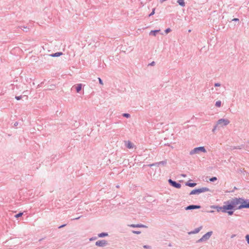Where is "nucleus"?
I'll list each match as a JSON object with an SVG mask.
<instances>
[{
  "label": "nucleus",
  "mask_w": 249,
  "mask_h": 249,
  "mask_svg": "<svg viewBox=\"0 0 249 249\" xmlns=\"http://www.w3.org/2000/svg\"><path fill=\"white\" fill-rule=\"evenodd\" d=\"M199 152H202L203 153H206V150L204 146H199V147H195V148H194L193 149L191 150L190 151L189 154L190 155H193L195 154L198 153Z\"/></svg>",
  "instance_id": "f257e3e1"
},
{
  "label": "nucleus",
  "mask_w": 249,
  "mask_h": 249,
  "mask_svg": "<svg viewBox=\"0 0 249 249\" xmlns=\"http://www.w3.org/2000/svg\"><path fill=\"white\" fill-rule=\"evenodd\" d=\"M222 208H223V213H227L230 215H232L233 214V212L232 211H227V210H231V209H232L233 208V206L231 202L228 205H224L222 207Z\"/></svg>",
  "instance_id": "f03ea898"
},
{
  "label": "nucleus",
  "mask_w": 249,
  "mask_h": 249,
  "mask_svg": "<svg viewBox=\"0 0 249 249\" xmlns=\"http://www.w3.org/2000/svg\"><path fill=\"white\" fill-rule=\"evenodd\" d=\"M209 191V188H208L207 187H202V188H199V189H195V190H192L190 193V195H195V194H200L201 193L208 192Z\"/></svg>",
  "instance_id": "7ed1b4c3"
},
{
  "label": "nucleus",
  "mask_w": 249,
  "mask_h": 249,
  "mask_svg": "<svg viewBox=\"0 0 249 249\" xmlns=\"http://www.w3.org/2000/svg\"><path fill=\"white\" fill-rule=\"evenodd\" d=\"M243 208H249V199L243 198L241 204L237 207V209L238 210Z\"/></svg>",
  "instance_id": "20e7f679"
},
{
  "label": "nucleus",
  "mask_w": 249,
  "mask_h": 249,
  "mask_svg": "<svg viewBox=\"0 0 249 249\" xmlns=\"http://www.w3.org/2000/svg\"><path fill=\"white\" fill-rule=\"evenodd\" d=\"M230 124V121L227 119H220L217 122V125H219L223 127L228 125Z\"/></svg>",
  "instance_id": "39448f33"
},
{
  "label": "nucleus",
  "mask_w": 249,
  "mask_h": 249,
  "mask_svg": "<svg viewBox=\"0 0 249 249\" xmlns=\"http://www.w3.org/2000/svg\"><path fill=\"white\" fill-rule=\"evenodd\" d=\"M242 200H243V198H234L232 199L231 202L234 207H237L239 205H240L242 203Z\"/></svg>",
  "instance_id": "423d86ee"
},
{
  "label": "nucleus",
  "mask_w": 249,
  "mask_h": 249,
  "mask_svg": "<svg viewBox=\"0 0 249 249\" xmlns=\"http://www.w3.org/2000/svg\"><path fill=\"white\" fill-rule=\"evenodd\" d=\"M212 231H209L205 234L203 236L197 240V243L203 242L208 240L212 234Z\"/></svg>",
  "instance_id": "0eeeda50"
},
{
  "label": "nucleus",
  "mask_w": 249,
  "mask_h": 249,
  "mask_svg": "<svg viewBox=\"0 0 249 249\" xmlns=\"http://www.w3.org/2000/svg\"><path fill=\"white\" fill-rule=\"evenodd\" d=\"M168 182L171 186L174 187L176 188L179 189L181 187V184L180 183H177L171 179H169L168 180Z\"/></svg>",
  "instance_id": "6e6552de"
},
{
  "label": "nucleus",
  "mask_w": 249,
  "mask_h": 249,
  "mask_svg": "<svg viewBox=\"0 0 249 249\" xmlns=\"http://www.w3.org/2000/svg\"><path fill=\"white\" fill-rule=\"evenodd\" d=\"M107 241L105 240L96 241L95 245L98 247H104L107 245Z\"/></svg>",
  "instance_id": "1a4fd4ad"
},
{
  "label": "nucleus",
  "mask_w": 249,
  "mask_h": 249,
  "mask_svg": "<svg viewBox=\"0 0 249 249\" xmlns=\"http://www.w3.org/2000/svg\"><path fill=\"white\" fill-rule=\"evenodd\" d=\"M200 206L199 205H189L185 208L186 210H190L196 209H199Z\"/></svg>",
  "instance_id": "9d476101"
},
{
  "label": "nucleus",
  "mask_w": 249,
  "mask_h": 249,
  "mask_svg": "<svg viewBox=\"0 0 249 249\" xmlns=\"http://www.w3.org/2000/svg\"><path fill=\"white\" fill-rule=\"evenodd\" d=\"M132 228H147V226L142 224H130L128 225Z\"/></svg>",
  "instance_id": "9b49d317"
},
{
  "label": "nucleus",
  "mask_w": 249,
  "mask_h": 249,
  "mask_svg": "<svg viewBox=\"0 0 249 249\" xmlns=\"http://www.w3.org/2000/svg\"><path fill=\"white\" fill-rule=\"evenodd\" d=\"M125 145L128 149L133 148L134 147L133 144L130 141H128L125 142Z\"/></svg>",
  "instance_id": "f8f14e48"
},
{
  "label": "nucleus",
  "mask_w": 249,
  "mask_h": 249,
  "mask_svg": "<svg viewBox=\"0 0 249 249\" xmlns=\"http://www.w3.org/2000/svg\"><path fill=\"white\" fill-rule=\"evenodd\" d=\"M211 208L216 209V211L218 212L220 211H222L223 212L222 207H220L218 206H211Z\"/></svg>",
  "instance_id": "ddd939ff"
},
{
  "label": "nucleus",
  "mask_w": 249,
  "mask_h": 249,
  "mask_svg": "<svg viewBox=\"0 0 249 249\" xmlns=\"http://www.w3.org/2000/svg\"><path fill=\"white\" fill-rule=\"evenodd\" d=\"M177 2L180 6L182 7H184L185 6V3L184 0H178Z\"/></svg>",
  "instance_id": "4468645a"
},
{
  "label": "nucleus",
  "mask_w": 249,
  "mask_h": 249,
  "mask_svg": "<svg viewBox=\"0 0 249 249\" xmlns=\"http://www.w3.org/2000/svg\"><path fill=\"white\" fill-rule=\"evenodd\" d=\"M160 30H152V31L150 32L149 34L150 35H152L154 36H156V33L159 32H160Z\"/></svg>",
  "instance_id": "2eb2a0df"
},
{
  "label": "nucleus",
  "mask_w": 249,
  "mask_h": 249,
  "mask_svg": "<svg viewBox=\"0 0 249 249\" xmlns=\"http://www.w3.org/2000/svg\"><path fill=\"white\" fill-rule=\"evenodd\" d=\"M62 54V53H61V52H58V53H54L53 54H52L51 55L52 57H58V56H59L60 55H61Z\"/></svg>",
  "instance_id": "dca6fc26"
},
{
  "label": "nucleus",
  "mask_w": 249,
  "mask_h": 249,
  "mask_svg": "<svg viewBox=\"0 0 249 249\" xmlns=\"http://www.w3.org/2000/svg\"><path fill=\"white\" fill-rule=\"evenodd\" d=\"M108 235V233L107 232H102L98 234L99 237H103L105 236H107Z\"/></svg>",
  "instance_id": "f3484780"
},
{
  "label": "nucleus",
  "mask_w": 249,
  "mask_h": 249,
  "mask_svg": "<svg viewBox=\"0 0 249 249\" xmlns=\"http://www.w3.org/2000/svg\"><path fill=\"white\" fill-rule=\"evenodd\" d=\"M196 183H190V182H187L186 183L185 185L186 186H188L190 187H193L194 186H195L196 185Z\"/></svg>",
  "instance_id": "a211bd4d"
},
{
  "label": "nucleus",
  "mask_w": 249,
  "mask_h": 249,
  "mask_svg": "<svg viewBox=\"0 0 249 249\" xmlns=\"http://www.w3.org/2000/svg\"><path fill=\"white\" fill-rule=\"evenodd\" d=\"M201 229V227H200L199 228H196L193 231H192L191 232L192 233H194V234L197 233H198L200 231Z\"/></svg>",
  "instance_id": "6ab92c4d"
},
{
  "label": "nucleus",
  "mask_w": 249,
  "mask_h": 249,
  "mask_svg": "<svg viewBox=\"0 0 249 249\" xmlns=\"http://www.w3.org/2000/svg\"><path fill=\"white\" fill-rule=\"evenodd\" d=\"M81 87H82L81 84H79L77 85V86L76 87V88L77 92H79L81 90Z\"/></svg>",
  "instance_id": "aec40b11"
},
{
  "label": "nucleus",
  "mask_w": 249,
  "mask_h": 249,
  "mask_svg": "<svg viewBox=\"0 0 249 249\" xmlns=\"http://www.w3.org/2000/svg\"><path fill=\"white\" fill-rule=\"evenodd\" d=\"M215 105L216 107H220L221 105V102L220 101H216Z\"/></svg>",
  "instance_id": "412c9836"
},
{
  "label": "nucleus",
  "mask_w": 249,
  "mask_h": 249,
  "mask_svg": "<svg viewBox=\"0 0 249 249\" xmlns=\"http://www.w3.org/2000/svg\"><path fill=\"white\" fill-rule=\"evenodd\" d=\"M159 166V162H156V163H153V164H150L149 165V166L150 167H152V166Z\"/></svg>",
  "instance_id": "4be33fe9"
},
{
  "label": "nucleus",
  "mask_w": 249,
  "mask_h": 249,
  "mask_svg": "<svg viewBox=\"0 0 249 249\" xmlns=\"http://www.w3.org/2000/svg\"><path fill=\"white\" fill-rule=\"evenodd\" d=\"M22 214H23V213H18L17 214H16V215L15 216V217L16 218H18V217H19L21 216L22 215Z\"/></svg>",
  "instance_id": "5701e85b"
},
{
  "label": "nucleus",
  "mask_w": 249,
  "mask_h": 249,
  "mask_svg": "<svg viewBox=\"0 0 249 249\" xmlns=\"http://www.w3.org/2000/svg\"><path fill=\"white\" fill-rule=\"evenodd\" d=\"M245 238L247 243L249 245V234H247L245 236Z\"/></svg>",
  "instance_id": "b1692460"
},
{
  "label": "nucleus",
  "mask_w": 249,
  "mask_h": 249,
  "mask_svg": "<svg viewBox=\"0 0 249 249\" xmlns=\"http://www.w3.org/2000/svg\"><path fill=\"white\" fill-rule=\"evenodd\" d=\"M217 179V178L216 177H213L212 178H210L209 180L211 182L214 181Z\"/></svg>",
  "instance_id": "393cba45"
},
{
  "label": "nucleus",
  "mask_w": 249,
  "mask_h": 249,
  "mask_svg": "<svg viewBox=\"0 0 249 249\" xmlns=\"http://www.w3.org/2000/svg\"><path fill=\"white\" fill-rule=\"evenodd\" d=\"M155 11V8L153 9L152 12L149 15V17H151V16H153V15H154Z\"/></svg>",
  "instance_id": "a878e982"
},
{
  "label": "nucleus",
  "mask_w": 249,
  "mask_h": 249,
  "mask_svg": "<svg viewBox=\"0 0 249 249\" xmlns=\"http://www.w3.org/2000/svg\"><path fill=\"white\" fill-rule=\"evenodd\" d=\"M159 165H160L161 164L164 165L166 163V160L161 161L159 162Z\"/></svg>",
  "instance_id": "bb28decb"
},
{
  "label": "nucleus",
  "mask_w": 249,
  "mask_h": 249,
  "mask_svg": "<svg viewBox=\"0 0 249 249\" xmlns=\"http://www.w3.org/2000/svg\"><path fill=\"white\" fill-rule=\"evenodd\" d=\"M132 232L134 234H139L141 233L140 231H132Z\"/></svg>",
  "instance_id": "cd10ccee"
},
{
  "label": "nucleus",
  "mask_w": 249,
  "mask_h": 249,
  "mask_svg": "<svg viewBox=\"0 0 249 249\" xmlns=\"http://www.w3.org/2000/svg\"><path fill=\"white\" fill-rule=\"evenodd\" d=\"M123 116L126 118H129L130 117V115L128 113H124L123 114Z\"/></svg>",
  "instance_id": "c85d7f7f"
},
{
  "label": "nucleus",
  "mask_w": 249,
  "mask_h": 249,
  "mask_svg": "<svg viewBox=\"0 0 249 249\" xmlns=\"http://www.w3.org/2000/svg\"><path fill=\"white\" fill-rule=\"evenodd\" d=\"M98 80H99V83L101 85H103V81L100 78H98Z\"/></svg>",
  "instance_id": "c756f323"
},
{
  "label": "nucleus",
  "mask_w": 249,
  "mask_h": 249,
  "mask_svg": "<svg viewBox=\"0 0 249 249\" xmlns=\"http://www.w3.org/2000/svg\"><path fill=\"white\" fill-rule=\"evenodd\" d=\"M170 31H171V29H170V28H167V29H166L165 30V33L166 34H167V33H169V32H170Z\"/></svg>",
  "instance_id": "7c9ffc66"
},
{
  "label": "nucleus",
  "mask_w": 249,
  "mask_h": 249,
  "mask_svg": "<svg viewBox=\"0 0 249 249\" xmlns=\"http://www.w3.org/2000/svg\"><path fill=\"white\" fill-rule=\"evenodd\" d=\"M15 99L17 100H20L21 99V96H16L15 97Z\"/></svg>",
  "instance_id": "2f4dec72"
},
{
  "label": "nucleus",
  "mask_w": 249,
  "mask_h": 249,
  "mask_svg": "<svg viewBox=\"0 0 249 249\" xmlns=\"http://www.w3.org/2000/svg\"><path fill=\"white\" fill-rule=\"evenodd\" d=\"M218 125H217V124L214 126L213 128V132H214L215 130L216 129V128H217V126Z\"/></svg>",
  "instance_id": "473e14b6"
},
{
  "label": "nucleus",
  "mask_w": 249,
  "mask_h": 249,
  "mask_svg": "<svg viewBox=\"0 0 249 249\" xmlns=\"http://www.w3.org/2000/svg\"><path fill=\"white\" fill-rule=\"evenodd\" d=\"M220 86V84L219 83H215L214 84V86L215 87H219Z\"/></svg>",
  "instance_id": "72a5a7b5"
},
{
  "label": "nucleus",
  "mask_w": 249,
  "mask_h": 249,
  "mask_svg": "<svg viewBox=\"0 0 249 249\" xmlns=\"http://www.w3.org/2000/svg\"><path fill=\"white\" fill-rule=\"evenodd\" d=\"M81 217V216H79V217H76V218H73L72 220H77V219H79Z\"/></svg>",
  "instance_id": "f704fd0d"
},
{
  "label": "nucleus",
  "mask_w": 249,
  "mask_h": 249,
  "mask_svg": "<svg viewBox=\"0 0 249 249\" xmlns=\"http://www.w3.org/2000/svg\"><path fill=\"white\" fill-rule=\"evenodd\" d=\"M66 226V224H64V225H61V226H60L58 227V228H59V229H60V228H62V227H64V226Z\"/></svg>",
  "instance_id": "c9c22d12"
},
{
  "label": "nucleus",
  "mask_w": 249,
  "mask_h": 249,
  "mask_svg": "<svg viewBox=\"0 0 249 249\" xmlns=\"http://www.w3.org/2000/svg\"><path fill=\"white\" fill-rule=\"evenodd\" d=\"M233 20V21H238V20H239V19H238V18H235L233 19V20Z\"/></svg>",
  "instance_id": "e433bc0d"
},
{
  "label": "nucleus",
  "mask_w": 249,
  "mask_h": 249,
  "mask_svg": "<svg viewBox=\"0 0 249 249\" xmlns=\"http://www.w3.org/2000/svg\"><path fill=\"white\" fill-rule=\"evenodd\" d=\"M154 63L155 62L153 61L151 63L150 65H154Z\"/></svg>",
  "instance_id": "4c0bfd02"
},
{
  "label": "nucleus",
  "mask_w": 249,
  "mask_h": 249,
  "mask_svg": "<svg viewBox=\"0 0 249 249\" xmlns=\"http://www.w3.org/2000/svg\"><path fill=\"white\" fill-rule=\"evenodd\" d=\"M143 247L144 248H148V247L147 246H146V245L144 246Z\"/></svg>",
  "instance_id": "58836bf2"
},
{
  "label": "nucleus",
  "mask_w": 249,
  "mask_h": 249,
  "mask_svg": "<svg viewBox=\"0 0 249 249\" xmlns=\"http://www.w3.org/2000/svg\"><path fill=\"white\" fill-rule=\"evenodd\" d=\"M181 176H182V177H186V175H184V174H182Z\"/></svg>",
  "instance_id": "ea45409f"
},
{
  "label": "nucleus",
  "mask_w": 249,
  "mask_h": 249,
  "mask_svg": "<svg viewBox=\"0 0 249 249\" xmlns=\"http://www.w3.org/2000/svg\"><path fill=\"white\" fill-rule=\"evenodd\" d=\"M234 235H232L231 238H233V237H234Z\"/></svg>",
  "instance_id": "a19ab883"
},
{
  "label": "nucleus",
  "mask_w": 249,
  "mask_h": 249,
  "mask_svg": "<svg viewBox=\"0 0 249 249\" xmlns=\"http://www.w3.org/2000/svg\"><path fill=\"white\" fill-rule=\"evenodd\" d=\"M210 212H211V213H213V211H211Z\"/></svg>",
  "instance_id": "79ce46f5"
}]
</instances>
